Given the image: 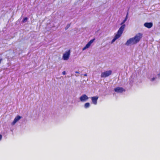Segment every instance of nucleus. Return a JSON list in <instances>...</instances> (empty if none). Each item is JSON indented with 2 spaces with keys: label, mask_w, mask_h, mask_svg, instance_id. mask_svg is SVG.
<instances>
[{
  "label": "nucleus",
  "mask_w": 160,
  "mask_h": 160,
  "mask_svg": "<svg viewBox=\"0 0 160 160\" xmlns=\"http://www.w3.org/2000/svg\"><path fill=\"white\" fill-rule=\"evenodd\" d=\"M75 73H79V72L77 71H76V72H75Z\"/></svg>",
  "instance_id": "obj_19"
},
{
  "label": "nucleus",
  "mask_w": 160,
  "mask_h": 160,
  "mask_svg": "<svg viewBox=\"0 0 160 160\" xmlns=\"http://www.w3.org/2000/svg\"><path fill=\"white\" fill-rule=\"evenodd\" d=\"M62 74L63 75H65L66 74V72H65V71H63L62 72Z\"/></svg>",
  "instance_id": "obj_16"
},
{
  "label": "nucleus",
  "mask_w": 160,
  "mask_h": 160,
  "mask_svg": "<svg viewBox=\"0 0 160 160\" xmlns=\"http://www.w3.org/2000/svg\"><path fill=\"white\" fill-rule=\"evenodd\" d=\"M84 75V76H87V74H84V75Z\"/></svg>",
  "instance_id": "obj_18"
},
{
  "label": "nucleus",
  "mask_w": 160,
  "mask_h": 160,
  "mask_svg": "<svg viewBox=\"0 0 160 160\" xmlns=\"http://www.w3.org/2000/svg\"><path fill=\"white\" fill-rule=\"evenodd\" d=\"M2 135L0 134V141L2 139Z\"/></svg>",
  "instance_id": "obj_15"
},
{
  "label": "nucleus",
  "mask_w": 160,
  "mask_h": 160,
  "mask_svg": "<svg viewBox=\"0 0 160 160\" xmlns=\"http://www.w3.org/2000/svg\"><path fill=\"white\" fill-rule=\"evenodd\" d=\"M114 90L115 92L118 93H122L125 91V90L122 88L119 87H118L115 88Z\"/></svg>",
  "instance_id": "obj_8"
},
{
  "label": "nucleus",
  "mask_w": 160,
  "mask_h": 160,
  "mask_svg": "<svg viewBox=\"0 0 160 160\" xmlns=\"http://www.w3.org/2000/svg\"><path fill=\"white\" fill-rule=\"evenodd\" d=\"M128 15V12L125 18L123 20V21L122 22H121V23L120 24V25H121V27L123 26L124 27L123 29V31L124 29V28H125V24H124V23L127 20Z\"/></svg>",
  "instance_id": "obj_10"
},
{
  "label": "nucleus",
  "mask_w": 160,
  "mask_h": 160,
  "mask_svg": "<svg viewBox=\"0 0 160 160\" xmlns=\"http://www.w3.org/2000/svg\"><path fill=\"white\" fill-rule=\"evenodd\" d=\"M70 51L69 50L67 51H66L65 53H64L63 55V58L65 60H68L70 56Z\"/></svg>",
  "instance_id": "obj_4"
},
{
  "label": "nucleus",
  "mask_w": 160,
  "mask_h": 160,
  "mask_svg": "<svg viewBox=\"0 0 160 160\" xmlns=\"http://www.w3.org/2000/svg\"><path fill=\"white\" fill-rule=\"evenodd\" d=\"M90 106L89 102H87L84 104V107L85 108H88Z\"/></svg>",
  "instance_id": "obj_12"
},
{
  "label": "nucleus",
  "mask_w": 160,
  "mask_h": 160,
  "mask_svg": "<svg viewBox=\"0 0 160 160\" xmlns=\"http://www.w3.org/2000/svg\"><path fill=\"white\" fill-rule=\"evenodd\" d=\"M155 78H152L151 81H153L155 80Z\"/></svg>",
  "instance_id": "obj_17"
},
{
  "label": "nucleus",
  "mask_w": 160,
  "mask_h": 160,
  "mask_svg": "<svg viewBox=\"0 0 160 160\" xmlns=\"http://www.w3.org/2000/svg\"><path fill=\"white\" fill-rule=\"evenodd\" d=\"M22 117L19 115H17L14 118L13 121L12 122L11 124L12 125H14Z\"/></svg>",
  "instance_id": "obj_9"
},
{
  "label": "nucleus",
  "mask_w": 160,
  "mask_h": 160,
  "mask_svg": "<svg viewBox=\"0 0 160 160\" xmlns=\"http://www.w3.org/2000/svg\"><path fill=\"white\" fill-rule=\"evenodd\" d=\"M123 27H120L118 31L117 34L114 36L113 39L112 40V42H114L123 33Z\"/></svg>",
  "instance_id": "obj_2"
},
{
  "label": "nucleus",
  "mask_w": 160,
  "mask_h": 160,
  "mask_svg": "<svg viewBox=\"0 0 160 160\" xmlns=\"http://www.w3.org/2000/svg\"><path fill=\"white\" fill-rule=\"evenodd\" d=\"M112 71L111 70L106 71L102 73L101 77V78H106L108 77L111 74Z\"/></svg>",
  "instance_id": "obj_3"
},
{
  "label": "nucleus",
  "mask_w": 160,
  "mask_h": 160,
  "mask_svg": "<svg viewBox=\"0 0 160 160\" xmlns=\"http://www.w3.org/2000/svg\"><path fill=\"white\" fill-rule=\"evenodd\" d=\"M28 20V18L27 17H25L22 20V22H25Z\"/></svg>",
  "instance_id": "obj_13"
},
{
  "label": "nucleus",
  "mask_w": 160,
  "mask_h": 160,
  "mask_svg": "<svg viewBox=\"0 0 160 160\" xmlns=\"http://www.w3.org/2000/svg\"><path fill=\"white\" fill-rule=\"evenodd\" d=\"M98 96H95L91 97L92 103L94 105H96L97 104V101L98 98Z\"/></svg>",
  "instance_id": "obj_6"
},
{
  "label": "nucleus",
  "mask_w": 160,
  "mask_h": 160,
  "mask_svg": "<svg viewBox=\"0 0 160 160\" xmlns=\"http://www.w3.org/2000/svg\"><path fill=\"white\" fill-rule=\"evenodd\" d=\"M95 39L94 38L90 41L86 45V46L83 48L82 50H84L86 49L89 48L91 44L93 42Z\"/></svg>",
  "instance_id": "obj_7"
},
{
  "label": "nucleus",
  "mask_w": 160,
  "mask_h": 160,
  "mask_svg": "<svg viewBox=\"0 0 160 160\" xmlns=\"http://www.w3.org/2000/svg\"><path fill=\"white\" fill-rule=\"evenodd\" d=\"M70 24H68L67 26L65 27V30H67V29H68L70 26Z\"/></svg>",
  "instance_id": "obj_14"
},
{
  "label": "nucleus",
  "mask_w": 160,
  "mask_h": 160,
  "mask_svg": "<svg viewBox=\"0 0 160 160\" xmlns=\"http://www.w3.org/2000/svg\"><path fill=\"white\" fill-rule=\"evenodd\" d=\"M142 37V34L139 33L137 34L134 37L130 38L126 43V45H129L130 44H134L139 42Z\"/></svg>",
  "instance_id": "obj_1"
},
{
  "label": "nucleus",
  "mask_w": 160,
  "mask_h": 160,
  "mask_svg": "<svg viewBox=\"0 0 160 160\" xmlns=\"http://www.w3.org/2000/svg\"><path fill=\"white\" fill-rule=\"evenodd\" d=\"M88 97L85 94H83L80 97V100L82 102H84L88 100Z\"/></svg>",
  "instance_id": "obj_5"
},
{
  "label": "nucleus",
  "mask_w": 160,
  "mask_h": 160,
  "mask_svg": "<svg viewBox=\"0 0 160 160\" xmlns=\"http://www.w3.org/2000/svg\"><path fill=\"white\" fill-rule=\"evenodd\" d=\"M158 75L159 76H160V73L159 74H158Z\"/></svg>",
  "instance_id": "obj_20"
},
{
  "label": "nucleus",
  "mask_w": 160,
  "mask_h": 160,
  "mask_svg": "<svg viewBox=\"0 0 160 160\" xmlns=\"http://www.w3.org/2000/svg\"><path fill=\"white\" fill-rule=\"evenodd\" d=\"M152 25L153 24L152 22H146L144 24V26L148 28H151Z\"/></svg>",
  "instance_id": "obj_11"
}]
</instances>
